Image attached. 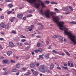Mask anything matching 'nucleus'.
Wrapping results in <instances>:
<instances>
[{"instance_id":"f257e3e1","label":"nucleus","mask_w":76,"mask_h":76,"mask_svg":"<svg viewBox=\"0 0 76 76\" xmlns=\"http://www.w3.org/2000/svg\"><path fill=\"white\" fill-rule=\"evenodd\" d=\"M53 15L50 14V17L51 16H52L53 18V20L57 23L60 30H64L65 35H68L69 38L74 42V44L75 45L76 44V41L75 40V38H76L75 35L72 32H68V29L67 28L64 26V23L63 22L61 21H58L60 18L58 16H53Z\"/></svg>"},{"instance_id":"f03ea898","label":"nucleus","mask_w":76,"mask_h":76,"mask_svg":"<svg viewBox=\"0 0 76 76\" xmlns=\"http://www.w3.org/2000/svg\"><path fill=\"white\" fill-rule=\"evenodd\" d=\"M45 68H46L45 66L44 65H42L39 67V70L40 72H42V73H45L46 72H50V70H45Z\"/></svg>"},{"instance_id":"7ed1b4c3","label":"nucleus","mask_w":76,"mask_h":76,"mask_svg":"<svg viewBox=\"0 0 76 76\" xmlns=\"http://www.w3.org/2000/svg\"><path fill=\"white\" fill-rule=\"evenodd\" d=\"M12 72H17L16 75L17 76H18L20 73V71L16 68L13 69L11 70Z\"/></svg>"},{"instance_id":"20e7f679","label":"nucleus","mask_w":76,"mask_h":76,"mask_svg":"<svg viewBox=\"0 0 76 76\" xmlns=\"http://www.w3.org/2000/svg\"><path fill=\"white\" fill-rule=\"evenodd\" d=\"M58 37L59 38L61 39V40H63V38L61 37V36H60V35H58L57 36L55 35L53 37V38H57Z\"/></svg>"},{"instance_id":"39448f33","label":"nucleus","mask_w":76,"mask_h":76,"mask_svg":"<svg viewBox=\"0 0 76 76\" xmlns=\"http://www.w3.org/2000/svg\"><path fill=\"white\" fill-rule=\"evenodd\" d=\"M35 6L36 7V8L37 9H38L39 7V6H40V4H36V2L34 3Z\"/></svg>"},{"instance_id":"423d86ee","label":"nucleus","mask_w":76,"mask_h":76,"mask_svg":"<svg viewBox=\"0 0 76 76\" xmlns=\"http://www.w3.org/2000/svg\"><path fill=\"white\" fill-rule=\"evenodd\" d=\"M23 16V15L22 14H18L17 15V17L18 18H22V17Z\"/></svg>"},{"instance_id":"0eeeda50","label":"nucleus","mask_w":76,"mask_h":76,"mask_svg":"<svg viewBox=\"0 0 76 76\" xmlns=\"http://www.w3.org/2000/svg\"><path fill=\"white\" fill-rule=\"evenodd\" d=\"M9 45L10 47H13L14 44L12 42H9Z\"/></svg>"},{"instance_id":"6e6552de","label":"nucleus","mask_w":76,"mask_h":76,"mask_svg":"<svg viewBox=\"0 0 76 76\" xmlns=\"http://www.w3.org/2000/svg\"><path fill=\"white\" fill-rule=\"evenodd\" d=\"M54 64H51L50 67V70H52V69L54 68Z\"/></svg>"},{"instance_id":"1a4fd4ad","label":"nucleus","mask_w":76,"mask_h":76,"mask_svg":"<svg viewBox=\"0 0 76 76\" xmlns=\"http://www.w3.org/2000/svg\"><path fill=\"white\" fill-rule=\"evenodd\" d=\"M20 64L18 63L16 64V68L19 69V68H20Z\"/></svg>"},{"instance_id":"9d476101","label":"nucleus","mask_w":76,"mask_h":76,"mask_svg":"<svg viewBox=\"0 0 76 76\" xmlns=\"http://www.w3.org/2000/svg\"><path fill=\"white\" fill-rule=\"evenodd\" d=\"M33 74L35 76H37L38 75V72L36 71H34L33 72Z\"/></svg>"},{"instance_id":"9b49d317","label":"nucleus","mask_w":76,"mask_h":76,"mask_svg":"<svg viewBox=\"0 0 76 76\" xmlns=\"http://www.w3.org/2000/svg\"><path fill=\"white\" fill-rule=\"evenodd\" d=\"M30 74H31V72L29 71H28L26 73L24 74V75L28 76V75H29Z\"/></svg>"},{"instance_id":"f8f14e48","label":"nucleus","mask_w":76,"mask_h":76,"mask_svg":"<svg viewBox=\"0 0 76 76\" xmlns=\"http://www.w3.org/2000/svg\"><path fill=\"white\" fill-rule=\"evenodd\" d=\"M8 62V60L7 59L4 60L3 61V62L4 63H7Z\"/></svg>"},{"instance_id":"ddd939ff","label":"nucleus","mask_w":76,"mask_h":76,"mask_svg":"<svg viewBox=\"0 0 76 76\" xmlns=\"http://www.w3.org/2000/svg\"><path fill=\"white\" fill-rule=\"evenodd\" d=\"M45 58L46 59H48V58H49V55L48 54H47L45 56Z\"/></svg>"},{"instance_id":"4468645a","label":"nucleus","mask_w":76,"mask_h":76,"mask_svg":"<svg viewBox=\"0 0 76 76\" xmlns=\"http://www.w3.org/2000/svg\"><path fill=\"white\" fill-rule=\"evenodd\" d=\"M0 25L1 27H2V28H5V25H4V24L1 23V24Z\"/></svg>"},{"instance_id":"2eb2a0df","label":"nucleus","mask_w":76,"mask_h":76,"mask_svg":"<svg viewBox=\"0 0 76 76\" xmlns=\"http://www.w3.org/2000/svg\"><path fill=\"white\" fill-rule=\"evenodd\" d=\"M41 5L42 7H45L44 5V3L42 2L41 3Z\"/></svg>"},{"instance_id":"dca6fc26","label":"nucleus","mask_w":76,"mask_h":76,"mask_svg":"<svg viewBox=\"0 0 76 76\" xmlns=\"http://www.w3.org/2000/svg\"><path fill=\"white\" fill-rule=\"evenodd\" d=\"M34 66H35V64L34 63L31 64L30 65V67L31 68H33Z\"/></svg>"},{"instance_id":"f3484780","label":"nucleus","mask_w":76,"mask_h":76,"mask_svg":"<svg viewBox=\"0 0 76 76\" xmlns=\"http://www.w3.org/2000/svg\"><path fill=\"white\" fill-rule=\"evenodd\" d=\"M15 19V17L12 18L10 20V22H13V21L14 20V19Z\"/></svg>"},{"instance_id":"a211bd4d","label":"nucleus","mask_w":76,"mask_h":76,"mask_svg":"<svg viewBox=\"0 0 76 76\" xmlns=\"http://www.w3.org/2000/svg\"><path fill=\"white\" fill-rule=\"evenodd\" d=\"M7 55H8V56H9V55H10V54H12V52H11L10 51H8L7 52Z\"/></svg>"},{"instance_id":"6ab92c4d","label":"nucleus","mask_w":76,"mask_h":76,"mask_svg":"<svg viewBox=\"0 0 76 76\" xmlns=\"http://www.w3.org/2000/svg\"><path fill=\"white\" fill-rule=\"evenodd\" d=\"M52 53H55V54H58V53L57 51L55 50H53L52 51Z\"/></svg>"},{"instance_id":"aec40b11","label":"nucleus","mask_w":76,"mask_h":76,"mask_svg":"<svg viewBox=\"0 0 76 76\" xmlns=\"http://www.w3.org/2000/svg\"><path fill=\"white\" fill-rule=\"evenodd\" d=\"M30 28H32V29H33V28H34V25H31V27L28 28L27 29H30Z\"/></svg>"},{"instance_id":"412c9836","label":"nucleus","mask_w":76,"mask_h":76,"mask_svg":"<svg viewBox=\"0 0 76 76\" xmlns=\"http://www.w3.org/2000/svg\"><path fill=\"white\" fill-rule=\"evenodd\" d=\"M70 23H72V24H76V22L75 21H72L70 22Z\"/></svg>"},{"instance_id":"4be33fe9","label":"nucleus","mask_w":76,"mask_h":76,"mask_svg":"<svg viewBox=\"0 0 76 76\" xmlns=\"http://www.w3.org/2000/svg\"><path fill=\"white\" fill-rule=\"evenodd\" d=\"M10 62H11L12 63H15V61L12 59L10 60Z\"/></svg>"},{"instance_id":"5701e85b","label":"nucleus","mask_w":76,"mask_h":76,"mask_svg":"<svg viewBox=\"0 0 76 76\" xmlns=\"http://www.w3.org/2000/svg\"><path fill=\"white\" fill-rule=\"evenodd\" d=\"M8 6L10 7V8L13 7V5L12 4H8Z\"/></svg>"},{"instance_id":"b1692460","label":"nucleus","mask_w":76,"mask_h":76,"mask_svg":"<svg viewBox=\"0 0 76 76\" xmlns=\"http://www.w3.org/2000/svg\"><path fill=\"white\" fill-rule=\"evenodd\" d=\"M69 8L72 11H73V8H72V7H71L70 6H69Z\"/></svg>"},{"instance_id":"393cba45","label":"nucleus","mask_w":76,"mask_h":76,"mask_svg":"<svg viewBox=\"0 0 76 76\" xmlns=\"http://www.w3.org/2000/svg\"><path fill=\"white\" fill-rule=\"evenodd\" d=\"M51 4H57V3H56V2H50Z\"/></svg>"},{"instance_id":"a878e982","label":"nucleus","mask_w":76,"mask_h":76,"mask_svg":"<svg viewBox=\"0 0 76 76\" xmlns=\"http://www.w3.org/2000/svg\"><path fill=\"white\" fill-rule=\"evenodd\" d=\"M55 10L56 12L57 13H58V12H59V10H58V9H57V8H55Z\"/></svg>"},{"instance_id":"bb28decb","label":"nucleus","mask_w":76,"mask_h":76,"mask_svg":"<svg viewBox=\"0 0 76 76\" xmlns=\"http://www.w3.org/2000/svg\"><path fill=\"white\" fill-rule=\"evenodd\" d=\"M20 37L22 38H26V37H25V36H23L22 35L20 36Z\"/></svg>"},{"instance_id":"cd10ccee","label":"nucleus","mask_w":76,"mask_h":76,"mask_svg":"<svg viewBox=\"0 0 76 76\" xmlns=\"http://www.w3.org/2000/svg\"><path fill=\"white\" fill-rule=\"evenodd\" d=\"M21 42H25L26 41V39H22L21 40Z\"/></svg>"},{"instance_id":"c85d7f7f","label":"nucleus","mask_w":76,"mask_h":76,"mask_svg":"<svg viewBox=\"0 0 76 76\" xmlns=\"http://www.w3.org/2000/svg\"><path fill=\"white\" fill-rule=\"evenodd\" d=\"M38 50L39 51V52H41L42 51V49H41V48L38 49Z\"/></svg>"},{"instance_id":"c756f323","label":"nucleus","mask_w":76,"mask_h":76,"mask_svg":"<svg viewBox=\"0 0 76 76\" xmlns=\"http://www.w3.org/2000/svg\"><path fill=\"white\" fill-rule=\"evenodd\" d=\"M26 69H27V68H26V67H24L23 68V70H24V71H25V70H26Z\"/></svg>"},{"instance_id":"7c9ffc66","label":"nucleus","mask_w":76,"mask_h":76,"mask_svg":"<svg viewBox=\"0 0 76 76\" xmlns=\"http://www.w3.org/2000/svg\"><path fill=\"white\" fill-rule=\"evenodd\" d=\"M66 54H67V56H70V53H69V52H67L66 53Z\"/></svg>"},{"instance_id":"2f4dec72","label":"nucleus","mask_w":76,"mask_h":76,"mask_svg":"<svg viewBox=\"0 0 76 76\" xmlns=\"http://www.w3.org/2000/svg\"><path fill=\"white\" fill-rule=\"evenodd\" d=\"M40 45H41V43H37V47H39V46H40Z\"/></svg>"},{"instance_id":"473e14b6","label":"nucleus","mask_w":76,"mask_h":76,"mask_svg":"<svg viewBox=\"0 0 76 76\" xmlns=\"http://www.w3.org/2000/svg\"><path fill=\"white\" fill-rule=\"evenodd\" d=\"M12 12H13L12 11H8L7 12V14H10V13H12Z\"/></svg>"},{"instance_id":"72a5a7b5","label":"nucleus","mask_w":76,"mask_h":76,"mask_svg":"<svg viewBox=\"0 0 76 76\" xmlns=\"http://www.w3.org/2000/svg\"><path fill=\"white\" fill-rule=\"evenodd\" d=\"M4 17L3 15H2L1 17V19H4Z\"/></svg>"},{"instance_id":"f704fd0d","label":"nucleus","mask_w":76,"mask_h":76,"mask_svg":"<svg viewBox=\"0 0 76 76\" xmlns=\"http://www.w3.org/2000/svg\"><path fill=\"white\" fill-rule=\"evenodd\" d=\"M34 52H35V53H38V52H39V51L38 50H38H34Z\"/></svg>"},{"instance_id":"c9c22d12","label":"nucleus","mask_w":76,"mask_h":76,"mask_svg":"<svg viewBox=\"0 0 76 76\" xmlns=\"http://www.w3.org/2000/svg\"><path fill=\"white\" fill-rule=\"evenodd\" d=\"M39 66V63H37L36 64V67H38Z\"/></svg>"},{"instance_id":"e433bc0d","label":"nucleus","mask_w":76,"mask_h":76,"mask_svg":"<svg viewBox=\"0 0 76 76\" xmlns=\"http://www.w3.org/2000/svg\"><path fill=\"white\" fill-rule=\"evenodd\" d=\"M37 25H41V26H42V25L39 23H37Z\"/></svg>"},{"instance_id":"4c0bfd02","label":"nucleus","mask_w":76,"mask_h":76,"mask_svg":"<svg viewBox=\"0 0 76 76\" xmlns=\"http://www.w3.org/2000/svg\"><path fill=\"white\" fill-rule=\"evenodd\" d=\"M57 69H59V70H61V68L60 66H58L57 67Z\"/></svg>"},{"instance_id":"58836bf2","label":"nucleus","mask_w":76,"mask_h":76,"mask_svg":"<svg viewBox=\"0 0 76 76\" xmlns=\"http://www.w3.org/2000/svg\"><path fill=\"white\" fill-rule=\"evenodd\" d=\"M70 67H73V64L72 63H71V65Z\"/></svg>"},{"instance_id":"ea45409f","label":"nucleus","mask_w":76,"mask_h":76,"mask_svg":"<svg viewBox=\"0 0 76 76\" xmlns=\"http://www.w3.org/2000/svg\"><path fill=\"white\" fill-rule=\"evenodd\" d=\"M64 10H68V8L67 7H64Z\"/></svg>"},{"instance_id":"a19ab883","label":"nucleus","mask_w":76,"mask_h":76,"mask_svg":"<svg viewBox=\"0 0 76 76\" xmlns=\"http://www.w3.org/2000/svg\"><path fill=\"white\" fill-rule=\"evenodd\" d=\"M46 3H47L48 4H50V2H49V1H46Z\"/></svg>"},{"instance_id":"79ce46f5","label":"nucleus","mask_w":76,"mask_h":76,"mask_svg":"<svg viewBox=\"0 0 76 76\" xmlns=\"http://www.w3.org/2000/svg\"><path fill=\"white\" fill-rule=\"evenodd\" d=\"M12 32L13 34H16V33L15 31H12Z\"/></svg>"},{"instance_id":"37998d69","label":"nucleus","mask_w":76,"mask_h":76,"mask_svg":"<svg viewBox=\"0 0 76 76\" xmlns=\"http://www.w3.org/2000/svg\"><path fill=\"white\" fill-rule=\"evenodd\" d=\"M28 17H31V16H32V15L29 14L27 16Z\"/></svg>"},{"instance_id":"c03bdc74","label":"nucleus","mask_w":76,"mask_h":76,"mask_svg":"<svg viewBox=\"0 0 76 76\" xmlns=\"http://www.w3.org/2000/svg\"><path fill=\"white\" fill-rule=\"evenodd\" d=\"M44 56V55H40L39 56V58H41L42 57Z\"/></svg>"},{"instance_id":"a18cd8bd","label":"nucleus","mask_w":76,"mask_h":76,"mask_svg":"<svg viewBox=\"0 0 76 76\" xmlns=\"http://www.w3.org/2000/svg\"><path fill=\"white\" fill-rule=\"evenodd\" d=\"M63 69H67V67H66L65 66H63Z\"/></svg>"},{"instance_id":"49530a36","label":"nucleus","mask_w":76,"mask_h":76,"mask_svg":"<svg viewBox=\"0 0 76 76\" xmlns=\"http://www.w3.org/2000/svg\"><path fill=\"white\" fill-rule=\"evenodd\" d=\"M4 40V39L3 38H0V41H3Z\"/></svg>"},{"instance_id":"de8ad7c7","label":"nucleus","mask_w":76,"mask_h":76,"mask_svg":"<svg viewBox=\"0 0 76 76\" xmlns=\"http://www.w3.org/2000/svg\"><path fill=\"white\" fill-rule=\"evenodd\" d=\"M46 43L47 45H48V44H49V42H48V41H47Z\"/></svg>"},{"instance_id":"09e8293b","label":"nucleus","mask_w":76,"mask_h":76,"mask_svg":"<svg viewBox=\"0 0 76 76\" xmlns=\"http://www.w3.org/2000/svg\"><path fill=\"white\" fill-rule=\"evenodd\" d=\"M3 70H4V71H6V70H7V69L5 68H3Z\"/></svg>"},{"instance_id":"8fccbe9b","label":"nucleus","mask_w":76,"mask_h":76,"mask_svg":"<svg viewBox=\"0 0 76 76\" xmlns=\"http://www.w3.org/2000/svg\"><path fill=\"white\" fill-rule=\"evenodd\" d=\"M0 48L1 50H2L3 49V48H2V46H1V45H0Z\"/></svg>"},{"instance_id":"3c124183","label":"nucleus","mask_w":76,"mask_h":76,"mask_svg":"<svg viewBox=\"0 0 76 76\" xmlns=\"http://www.w3.org/2000/svg\"><path fill=\"white\" fill-rule=\"evenodd\" d=\"M64 66H66V67H67V64H64Z\"/></svg>"},{"instance_id":"603ef678","label":"nucleus","mask_w":76,"mask_h":76,"mask_svg":"<svg viewBox=\"0 0 76 76\" xmlns=\"http://www.w3.org/2000/svg\"><path fill=\"white\" fill-rule=\"evenodd\" d=\"M7 2H10L11 0H6Z\"/></svg>"},{"instance_id":"864d4df0","label":"nucleus","mask_w":76,"mask_h":76,"mask_svg":"<svg viewBox=\"0 0 76 76\" xmlns=\"http://www.w3.org/2000/svg\"><path fill=\"white\" fill-rule=\"evenodd\" d=\"M69 13H70V12H67L64 13V14H66V15H67L68 14H69Z\"/></svg>"},{"instance_id":"5fc2aeb1","label":"nucleus","mask_w":76,"mask_h":76,"mask_svg":"<svg viewBox=\"0 0 76 76\" xmlns=\"http://www.w3.org/2000/svg\"><path fill=\"white\" fill-rule=\"evenodd\" d=\"M24 44L25 45H28V43L27 42H26L24 43Z\"/></svg>"},{"instance_id":"6e6d98bb","label":"nucleus","mask_w":76,"mask_h":76,"mask_svg":"<svg viewBox=\"0 0 76 76\" xmlns=\"http://www.w3.org/2000/svg\"><path fill=\"white\" fill-rule=\"evenodd\" d=\"M64 52H65V53H67V51H66V50H64Z\"/></svg>"},{"instance_id":"4d7b16f0","label":"nucleus","mask_w":76,"mask_h":76,"mask_svg":"<svg viewBox=\"0 0 76 76\" xmlns=\"http://www.w3.org/2000/svg\"><path fill=\"white\" fill-rule=\"evenodd\" d=\"M7 72H5L4 74L5 75H7Z\"/></svg>"},{"instance_id":"13d9d810","label":"nucleus","mask_w":76,"mask_h":76,"mask_svg":"<svg viewBox=\"0 0 76 76\" xmlns=\"http://www.w3.org/2000/svg\"><path fill=\"white\" fill-rule=\"evenodd\" d=\"M68 66H70V64L69 63H68Z\"/></svg>"},{"instance_id":"bf43d9fd","label":"nucleus","mask_w":76,"mask_h":76,"mask_svg":"<svg viewBox=\"0 0 76 76\" xmlns=\"http://www.w3.org/2000/svg\"><path fill=\"white\" fill-rule=\"evenodd\" d=\"M23 19L24 20H26V17H24Z\"/></svg>"},{"instance_id":"052dcab7","label":"nucleus","mask_w":76,"mask_h":76,"mask_svg":"<svg viewBox=\"0 0 76 76\" xmlns=\"http://www.w3.org/2000/svg\"><path fill=\"white\" fill-rule=\"evenodd\" d=\"M51 48V46H49L48 47V49H50Z\"/></svg>"},{"instance_id":"680f3d73","label":"nucleus","mask_w":76,"mask_h":76,"mask_svg":"<svg viewBox=\"0 0 76 76\" xmlns=\"http://www.w3.org/2000/svg\"><path fill=\"white\" fill-rule=\"evenodd\" d=\"M37 38H41V36H37Z\"/></svg>"},{"instance_id":"e2e57ef3","label":"nucleus","mask_w":76,"mask_h":76,"mask_svg":"<svg viewBox=\"0 0 76 76\" xmlns=\"http://www.w3.org/2000/svg\"><path fill=\"white\" fill-rule=\"evenodd\" d=\"M61 55H62V56H64V53H62L61 54Z\"/></svg>"},{"instance_id":"0e129e2a","label":"nucleus","mask_w":76,"mask_h":76,"mask_svg":"<svg viewBox=\"0 0 76 76\" xmlns=\"http://www.w3.org/2000/svg\"><path fill=\"white\" fill-rule=\"evenodd\" d=\"M15 58L18 59L19 58V57H18V56H16L15 57Z\"/></svg>"},{"instance_id":"69168bd1","label":"nucleus","mask_w":76,"mask_h":76,"mask_svg":"<svg viewBox=\"0 0 76 76\" xmlns=\"http://www.w3.org/2000/svg\"><path fill=\"white\" fill-rule=\"evenodd\" d=\"M31 54H34V52H31Z\"/></svg>"},{"instance_id":"338daca9","label":"nucleus","mask_w":76,"mask_h":76,"mask_svg":"<svg viewBox=\"0 0 76 76\" xmlns=\"http://www.w3.org/2000/svg\"><path fill=\"white\" fill-rule=\"evenodd\" d=\"M23 44H22V43H20V45L21 46H22V45Z\"/></svg>"},{"instance_id":"774afa93","label":"nucleus","mask_w":76,"mask_h":76,"mask_svg":"<svg viewBox=\"0 0 76 76\" xmlns=\"http://www.w3.org/2000/svg\"><path fill=\"white\" fill-rule=\"evenodd\" d=\"M31 71L34 72V70L33 69H31Z\"/></svg>"}]
</instances>
